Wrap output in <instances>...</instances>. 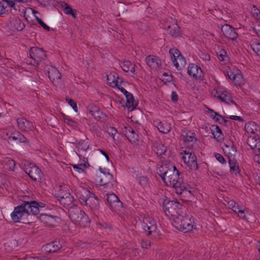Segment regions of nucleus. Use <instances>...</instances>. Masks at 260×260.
I'll list each match as a JSON object with an SVG mask.
<instances>
[{"label":"nucleus","instance_id":"f257e3e1","mask_svg":"<svg viewBox=\"0 0 260 260\" xmlns=\"http://www.w3.org/2000/svg\"><path fill=\"white\" fill-rule=\"evenodd\" d=\"M172 221L173 226L178 230L187 233L197 229L194 218L186 212H163Z\"/></svg>","mask_w":260,"mask_h":260},{"label":"nucleus","instance_id":"f03ea898","mask_svg":"<svg viewBox=\"0 0 260 260\" xmlns=\"http://www.w3.org/2000/svg\"><path fill=\"white\" fill-rule=\"evenodd\" d=\"M171 170H169V174L165 177L163 180L168 185L173 187L176 193L181 194L183 192L187 191L189 185L183 182V178L180 177L179 172L174 165H171Z\"/></svg>","mask_w":260,"mask_h":260},{"label":"nucleus","instance_id":"7ed1b4c3","mask_svg":"<svg viewBox=\"0 0 260 260\" xmlns=\"http://www.w3.org/2000/svg\"><path fill=\"white\" fill-rule=\"evenodd\" d=\"M30 57L36 63L38 68L41 69L46 63L43 61L46 57L45 52L41 48L38 47H31L29 50Z\"/></svg>","mask_w":260,"mask_h":260},{"label":"nucleus","instance_id":"20e7f679","mask_svg":"<svg viewBox=\"0 0 260 260\" xmlns=\"http://www.w3.org/2000/svg\"><path fill=\"white\" fill-rule=\"evenodd\" d=\"M45 204L35 201H24L23 203L15 208L14 211H37L44 208Z\"/></svg>","mask_w":260,"mask_h":260},{"label":"nucleus","instance_id":"39448f33","mask_svg":"<svg viewBox=\"0 0 260 260\" xmlns=\"http://www.w3.org/2000/svg\"><path fill=\"white\" fill-rule=\"evenodd\" d=\"M181 136L185 143V145L192 150H197L199 148L198 139L196 137V134L191 131L183 129L181 132Z\"/></svg>","mask_w":260,"mask_h":260},{"label":"nucleus","instance_id":"423d86ee","mask_svg":"<svg viewBox=\"0 0 260 260\" xmlns=\"http://www.w3.org/2000/svg\"><path fill=\"white\" fill-rule=\"evenodd\" d=\"M69 216L73 222L80 226L86 227L90 221L85 212H69Z\"/></svg>","mask_w":260,"mask_h":260},{"label":"nucleus","instance_id":"0eeeda50","mask_svg":"<svg viewBox=\"0 0 260 260\" xmlns=\"http://www.w3.org/2000/svg\"><path fill=\"white\" fill-rule=\"evenodd\" d=\"M39 212H12L11 217L14 222H20L29 223L32 219L31 217L37 215Z\"/></svg>","mask_w":260,"mask_h":260},{"label":"nucleus","instance_id":"6e6552de","mask_svg":"<svg viewBox=\"0 0 260 260\" xmlns=\"http://www.w3.org/2000/svg\"><path fill=\"white\" fill-rule=\"evenodd\" d=\"M57 193L59 202L64 205H69L72 202V198L70 196V192L69 187L66 185H61L58 187Z\"/></svg>","mask_w":260,"mask_h":260},{"label":"nucleus","instance_id":"1a4fd4ad","mask_svg":"<svg viewBox=\"0 0 260 260\" xmlns=\"http://www.w3.org/2000/svg\"><path fill=\"white\" fill-rule=\"evenodd\" d=\"M44 70L45 73L48 75L49 79L53 83H58L60 80L61 74L60 72L52 66L48 64L45 65L41 70Z\"/></svg>","mask_w":260,"mask_h":260},{"label":"nucleus","instance_id":"9d476101","mask_svg":"<svg viewBox=\"0 0 260 260\" xmlns=\"http://www.w3.org/2000/svg\"><path fill=\"white\" fill-rule=\"evenodd\" d=\"M185 155L183 156L182 159L184 162L187 165L190 169L197 170L198 169V165L197 161V156L194 154V152H189V150L187 152L186 150L184 151Z\"/></svg>","mask_w":260,"mask_h":260},{"label":"nucleus","instance_id":"9b49d317","mask_svg":"<svg viewBox=\"0 0 260 260\" xmlns=\"http://www.w3.org/2000/svg\"><path fill=\"white\" fill-rule=\"evenodd\" d=\"M25 172L32 180L35 181H40L43 176L41 169L35 165L25 168Z\"/></svg>","mask_w":260,"mask_h":260},{"label":"nucleus","instance_id":"f8f14e48","mask_svg":"<svg viewBox=\"0 0 260 260\" xmlns=\"http://www.w3.org/2000/svg\"><path fill=\"white\" fill-rule=\"evenodd\" d=\"M107 201L109 203L111 209L114 211L120 210L122 207V203L120 201L118 197L114 193L107 194Z\"/></svg>","mask_w":260,"mask_h":260},{"label":"nucleus","instance_id":"ddd939ff","mask_svg":"<svg viewBox=\"0 0 260 260\" xmlns=\"http://www.w3.org/2000/svg\"><path fill=\"white\" fill-rule=\"evenodd\" d=\"M216 93L217 95H215V96H217L221 101L227 104H229L231 103L237 105L236 102L233 100L232 96L230 92L224 91L222 88H218L216 90Z\"/></svg>","mask_w":260,"mask_h":260},{"label":"nucleus","instance_id":"4468645a","mask_svg":"<svg viewBox=\"0 0 260 260\" xmlns=\"http://www.w3.org/2000/svg\"><path fill=\"white\" fill-rule=\"evenodd\" d=\"M221 29L223 35L229 39L235 40L238 37L235 29L229 24H225L222 25Z\"/></svg>","mask_w":260,"mask_h":260},{"label":"nucleus","instance_id":"2eb2a0df","mask_svg":"<svg viewBox=\"0 0 260 260\" xmlns=\"http://www.w3.org/2000/svg\"><path fill=\"white\" fill-rule=\"evenodd\" d=\"M18 126L19 129L24 132H28L32 131L34 128V124L32 122L27 120L24 118H18L17 119Z\"/></svg>","mask_w":260,"mask_h":260},{"label":"nucleus","instance_id":"dca6fc26","mask_svg":"<svg viewBox=\"0 0 260 260\" xmlns=\"http://www.w3.org/2000/svg\"><path fill=\"white\" fill-rule=\"evenodd\" d=\"M99 170L100 171V174L99 175V178H100L99 185L106 186L108 185L112 179V176L106 170L104 171L101 168H99Z\"/></svg>","mask_w":260,"mask_h":260},{"label":"nucleus","instance_id":"f3484780","mask_svg":"<svg viewBox=\"0 0 260 260\" xmlns=\"http://www.w3.org/2000/svg\"><path fill=\"white\" fill-rule=\"evenodd\" d=\"M36 215L37 218L41 219L44 224L51 226H54L56 223V219L59 218L57 216L51 215L46 213L40 214L39 216Z\"/></svg>","mask_w":260,"mask_h":260},{"label":"nucleus","instance_id":"a211bd4d","mask_svg":"<svg viewBox=\"0 0 260 260\" xmlns=\"http://www.w3.org/2000/svg\"><path fill=\"white\" fill-rule=\"evenodd\" d=\"M247 144L254 151L260 150V138L259 135H250L247 139Z\"/></svg>","mask_w":260,"mask_h":260},{"label":"nucleus","instance_id":"6ab92c4d","mask_svg":"<svg viewBox=\"0 0 260 260\" xmlns=\"http://www.w3.org/2000/svg\"><path fill=\"white\" fill-rule=\"evenodd\" d=\"M91 196L93 197L94 196V194L91 193L88 189L85 188H82L77 193V197L78 198L80 202L85 205H87V202L90 201Z\"/></svg>","mask_w":260,"mask_h":260},{"label":"nucleus","instance_id":"aec40b11","mask_svg":"<svg viewBox=\"0 0 260 260\" xmlns=\"http://www.w3.org/2000/svg\"><path fill=\"white\" fill-rule=\"evenodd\" d=\"M188 74L196 79L203 77V72L200 67L195 64H190L188 68Z\"/></svg>","mask_w":260,"mask_h":260},{"label":"nucleus","instance_id":"412c9836","mask_svg":"<svg viewBox=\"0 0 260 260\" xmlns=\"http://www.w3.org/2000/svg\"><path fill=\"white\" fill-rule=\"evenodd\" d=\"M62 247V244L59 240H55L46 244L44 247V251L46 253H51L57 251Z\"/></svg>","mask_w":260,"mask_h":260},{"label":"nucleus","instance_id":"4be33fe9","mask_svg":"<svg viewBox=\"0 0 260 260\" xmlns=\"http://www.w3.org/2000/svg\"><path fill=\"white\" fill-rule=\"evenodd\" d=\"M146 62L147 65L151 69H157L161 65V61L158 57L154 55H148L146 58Z\"/></svg>","mask_w":260,"mask_h":260},{"label":"nucleus","instance_id":"5701e85b","mask_svg":"<svg viewBox=\"0 0 260 260\" xmlns=\"http://www.w3.org/2000/svg\"><path fill=\"white\" fill-rule=\"evenodd\" d=\"M182 205L177 201H169L167 203L164 202L163 209L164 211H172L177 209L182 210Z\"/></svg>","mask_w":260,"mask_h":260},{"label":"nucleus","instance_id":"b1692460","mask_svg":"<svg viewBox=\"0 0 260 260\" xmlns=\"http://www.w3.org/2000/svg\"><path fill=\"white\" fill-rule=\"evenodd\" d=\"M171 165H174L173 164H171L170 162H165L161 165L157 169V174L161 178L162 180H164L165 177L167 176V174H169V170H171L170 168Z\"/></svg>","mask_w":260,"mask_h":260},{"label":"nucleus","instance_id":"393cba45","mask_svg":"<svg viewBox=\"0 0 260 260\" xmlns=\"http://www.w3.org/2000/svg\"><path fill=\"white\" fill-rule=\"evenodd\" d=\"M167 31L174 38L181 36L182 35L181 29L176 23L169 25L167 27Z\"/></svg>","mask_w":260,"mask_h":260},{"label":"nucleus","instance_id":"a878e982","mask_svg":"<svg viewBox=\"0 0 260 260\" xmlns=\"http://www.w3.org/2000/svg\"><path fill=\"white\" fill-rule=\"evenodd\" d=\"M245 128L247 133L250 134V135H259L260 133L259 127L254 122L246 124Z\"/></svg>","mask_w":260,"mask_h":260},{"label":"nucleus","instance_id":"bb28decb","mask_svg":"<svg viewBox=\"0 0 260 260\" xmlns=\"http://www.w3.org/2000/svg\"><path fill=\"white\" fill-rule=\"evenodd\" d=\"M126 98V103L125 106L130 111L133 110L136 108L137 106V102H136L133 94L131 93H129L125 96Z\"/></svg>","mask_w":260,"mask_h":260},{"label":"nucleus","instance_id":"cd10ccee","mask_svg":"<svg viewBox=\"0 0 260 260\" xmlns=\"http://www.w3.org/2000/svg\"><path fill=\"white\" fill-rule=\"evenodd\" d=\"M211 131L214 138L216 139L217 141L220 142L223 140V134L219 126L213 125L211 127Z\"/></svg>","mask_w":260,"mask_h":260},{"label":"nucleus","instance_id":"c85d7f7f","mask_svg":"<svg viewBox=\"0 0 260 260\" xmlns=\"http://www.w3.org/2000/svg\"><path fill=\"white\" fill-rule=\"evenodd\" d=\"M169 53L170 54L171 60L174 66L177 69H179V62L177 60V58L181 54L180 52L177 49L172 48L170 49Z\"/></svg>","mask_w":260,"mask_h":260},{"label":"nucleus","instance_id":"c756f323","mask_svg":"<svg viewBox=\"0 0 260 260\" xmlns=\"http://www.w3.org/2000/svg\"><path fill=\"white\" fill-rule=\"evenodd\" d=\"M8 141L9 142L16 141V143H24L26 142V138L20 133L17 132L8 138Z\"/></svg>","mask_w":260,"mask_h":260},{"label":"nucleus","instance_id":"7c9ffc66","mask_svg":"<svg viewBox=\"0 0 260 260\" xmlns=\"http://www.w3.org/2000/svg\"><path fill=\"white\" fill-rule=\"evenodd\" d=\"M223 150L226 155L228 156L229 158L232 156V155H234L237 152V150L233 142H230L229 145L225 144L223 147Z\"/></svg>","mask_w":260,"mask_h":260},{"label":"nucleus","instance_id":"2f4dec72","mask_svg":"<svg viewBox=\"0 0 260 260\" xmlns=\"http://www.w3.org/2000/svg\"><path fill=\"white\" fill-rule=\"evenodd\" d=\"M229 163L231 173L234 174L235 175H237L238 174L240 175V170L237 161L234 159L232 160L231 158L229 157Z\"/></svg>","mask_w":260,"mask_h":260},{"label":"nucleus","instance_id":"473e14b6","mask_svg":"<svg viewBox=\"0 0 260 260\" xmlns=\"http://www.w3.org/2000/svg\"><path fill=\"white\" fill-rule=\"evenodd\" d=\"M59 4L65 14H70L73 16V17L76 18V14L68 4L64 2H60Z\"/></svg>","mask_w":260,"mask_h":260},{"label":"nucleus","instance_id":"72a5a7b5","mask_svg":"<svg viewBox=\"0 0 260 260\" xmlns=\"http://www.w3.org/2000/svg\"><path fill=\"white\" fill-rule=\"evenodd\" d=\"M143 226H154V228H157L156 222L151 216H145L143 220Z\"/></svg>","mask_w":260,"mask_h":260},{"label":"nucleus","instance_id":"f704fd0d","mask_svg":"<svg viewBox=\"0 0 260 260\" xmlns=\"http://www.w3.org/2000/svg\"><path fill=\"white\" fill-rule=\"evenodd\" d=\"M135 66L128 60L124 61L121 64V68L123 71L127 72L130 71L134 73L135 72Z\"/></svg>","mask_w":260,"mask_h":260},{"label":"nucleus","instance_id":"c9c22d12","mask_svg":"<svg viewBox=\"0 0 260 260\" xmlns=\"http://www.w3.org/2000/svg\"><path fill=\"white\" fill-rule=\"evenodd\" d=\"M167 147L162 144H157L153 149V151L158 156H161L163 154H165L167 152Z\"/></svg>","mask_w":260,"mask_h":260},{"label":"nucleus","instance_id":"e433bc0d","mask_svg":"<svg viewBox=\"0 0 260 260\" xmlns=\"http://www.w3.org/2000/svg\"><path fill=\"white\" fill-rule=\"evenodd\" d=\"M12 26L17 31H21L25 27V24L20 19H15L12 23Z\"/></svg>","mask_w":260,"mask_h":260},{"label":"nucleus","instance_id":"4c0bfd02","mask_svg":"<svg viewBox=\"0 0 260 260\" xmlns=\"http://www.w3.org/2000/svg\"><path fill=\"white\" fill-rule=\"evenodd\" d=\"M157 127L160 132L164 134H167L171 130V127L167 123H163L161 122L158 123Z\"/></svg>","mask_w":260,"mask_h":260},{"label":"nucleus","instance_id":"58836bf2","mask_svg":"<svg viewBox=\"0 0 260 260\" xmlns=\"http://www.w3.org/2000/svg\"><path fill=\"white\" fill-rule=\"evenodd\" d=\"M143 228L146 233V235L149 237H154L157 233V228L154 226H143Z\"/></svg>","mask_w":260,"mask_h":260},{"label":"nucleus","instance_id":"ea45409f","mask_svg":"<svg viewBox=\"0 0 260 260\" xmlns=\"http://www.w3.org/2000/svg\"><path fill=\"white\" fill-rule=\"evenodd\" d=\"M227 206L232 211H236L237 210H238V211H244V210L242 208H240L239 204L233 200L229 201L228 203Z\"/></svg>","mask_w":260,"mask_h":260},{"label":"nucleus","instance_id":"a19ab883","mask_svg":"<svg viewBox=\"0 0 260 260\" xmlns=\"http://www.w3.org/2000/svg\"><path fill=\"white\" fill-rule=\"evenodd\" d=\"M137 180L143 188L149 187V179L147 177L141 176L137 178Z\"/></svg>","mask_w":260,"mask_h":260},{"label":"nucleus","instance_id":"79ce46f5","mask_svg":"<svg viewBox=\"0 0 260 260\" xmlns=\"http://www.w3.org/2000/svg\"><path fill=\"white\" fill-rule=\"evenodd\" d=\"M127 138L131 143H136L139 140V136L137 134V131L133 129V132L128 135Z\"/></svg>","mask_w":260,"mask_h":260},{"label":"nucleus","instance_id":"37998d69","mask_svg":"<svg viewBox=\"0 0 260 260\" xmlns=\"http://www.w3.org/2000/svg\"><path fill=\"white\" fill-rule=\"evenodd\" d=\"M251 48L258 55H260V42L257 40L252 41L250 43Z\"/></svg>","mask_w":260,"mask_h":260},{"label":"nucleus","instance_id":"c03bdc74","mask_svg":"<svg viewBox=\"0 0 260 260\" xmlns=\"http://www.w3.org/2000/svg\"><path fill=\"white\" fill-rule=\"evenodd\" d=\"M5 168L7 170H13L15 166V162L14 160L10 158H6L5 160Z\"/></svg>","mask_w":260,"mask_h":260},{"label":"nucleus","instance_id":"a18cd8bd","mask_svg":"<svg viewBox=\"0 0 260 260\" xmlns=\"http://www.w3.org/2000/svg\"><path fill=\"white\" fill-rule=\"evenodd\" d=\"M9 13V9H8L7 5L3 1L0 2V16L3 17Z\"/></svg>","mask_w":260,"mask_h":260},{"label":"nucleus","instance_id":"49530a36","mask_svg":"<svg viewBox=\"0 0 260 260\" xmlns=\"http://www.w3.org/2000/svg\"><path fill=\"white\" fill-rule=\"evenodd\" d=\"M237 73L235 74V77L233 81L236 85H240L243 83V76L239 73L240 71L237 70Z\"/></svg>","mask_w":260,"mask_h":260},{"label":"nucleus","instance_id":"de8ad7c7","mask_svg":"<svg viewBox=\"0 0 260 260\" xmlns=\"http://www.w3.org/2000/svg\"><path fill=\"white\" fill-rule=\"evenodd\" d=\"M111 85L112 86H116L119 89L121 92H122L125 96L128 94L129 92H128L125 89L121 86V85H118V80L117 79L115 81H113L112 82H110Z\"/></svg>","mask_w":260,"mask_h":260},{"label":"nucleus","instance_id":"09e8293b","mask_svg":"<svg viewBox=\"0 0 260 260\" xmlns=\"http://www.w3.org/2000/svg\"><path fill=\"white\" fill-rule=\"evenodd\" d=\"M99 151L101 153L100 156L99 155V158L100 160L109 162V157L108 153L102 149H99Z\"/></svg>","mask_w":260,"mask_h":260},{"label":"nucleus","instance_id":"8fccbe9b","mask_svg":"<svg viewBox=\"0 0 260 260\" xmlns=\"http://www.w3.org/2000/svg\"><path fill=\"white\" fill-rule=\"evenodd\" d=\"M177 60L179 62V67L178 70H181L182 68L184 67L186 64L185 59L181 55V54H180L178 57H177Z\"/></svg>","mask_w":260,"mask_h":260},{"label":"nucleus","instance_id":"3c124183","mask_svg":"<svg viewBox=\"0 0 260 260\" xmlns=\"http://www.w3.org/2000/svg\"><path fill=\"white\" fill-rule=\"evenodd\" d=\"M215 120L216 122H218V123H219L220 124L223 123L224 124H226L227 123L229 122V121L228 120L225 119L224 117L222 116V115H221L220 114H219V113L218 114L217 116H216Z\"/></svg>","mask_w":260,"mask_h":260},{"label":"nucleus","instance_id":"603ef678","mask_svg":"<svg viewBox=\"0 0 260 260\" xmlns=\"http://www.w3.org/2000/svg\"><path fill=\"white\" fill-rule=\"evenodd\" d=\"M73 168L76 169L79 173H81L85 169L86 165L85 164H80L73 165Z\"/></svg>","mask_w":260,"mask_h":260},{"label":"nucleus","instance_id":"864d4df0","mask_svg":"<svg viewBox=\"0 0 260 260\" xmlns=\"http://www.w3.org/2000/svg\"><path fill=\"white\" fill-rule=\"evenodd\" d=\"M66 101L68 102L69 104L73 108L75 111H78V107L76 103L72 99H69V98H66Z\"/></svg>","mask_w":260,"mask_h":260},{"label":"nucleus","instance_id":"5fc2aeb1","mask_svg":"<svg viewBox=\"0 0 260 260\" xmlns=\"http://www.w3.org/2000/svg\"><path fill=\"white\" fill-rule=\"evenodd\" d=\"M133 128L129 125L124 126L122 129L123 134L126 137H127L128 135L131 133V132H133Z\"/></svg>","mask_w":260,"mask_h":260},{"label":"nucleus","instance_id":"6e6d98bb","mask_svg":"<svg viewBox=\"0 0 260 260\" xmlns=\"http://www.w3.org/2000/svg\"><path fill=\"white\" fill-rule=\"evenodd\" d=\"M251 14L257 19L260 20V9H258L255 7H254L253 10H252Z\"/></svg>","mask_w":260,"mask_h":260},{"label":"nucleus","instance_id":"4d7b16f0","mask_svg":"<svg viewBox=\"0 0 260 260\" xmlns=\"http://www.w3.org/2000/svg\"><path fill=\"white\" fill-rule=\"evenodd\" d=\"M77 147L78 149L85 151L88 146L84 141H80L77 144Z\"/></svg>","mask_w":260,"mask_h":260},{"label":"nucleus","instance_id":"13d9d810","mask_svg":"<svg viewBox=\"0 0 260 260\" xmlns=\"http://www.w3.org/2000/svg\"><path fill=\"white\" fill-rule=\"evenodd\" d=\"M218 58L220 61H224L226 57V52L224 49H221L218 53Z\"/></svg>","mask_w":260,"mask_h":260},{"label":"nucleus","instance_id":"bf43d9fd","mask_svg":"<svg viewBox=\"0 0 260 260\" xmlns=\"http://www.w3.org/2000/svg\"><path fill=\"white\" fill-rule=\"evenodd\" d=\"M106 133L110 136L114 137L115 135L117 133V131L115 128L110 126L108 129H106Z\"/></svg>","mask_w":260,"mask_h":260},{"label":"nucleus","instance_id":"052dcab7","mask_svg":"<svg viewBox=\"0 0 260 260\" xmlns=\"http://www.w3.org/2000/svg\"><path fill=\"white\" fill-rule=\"evenodd\" d=\"M172 78L171 76H169L167 73H164L161 77V80L165 82H170L172 80Z\"/></svg>","mask_w":260,"mask_h":260},{"label":"nucleus","instance_id":"680f3d73","mask_svg":"<svg viewBox=\"0 0 260 260\" xmlns=\"http://www.w3.org/2000/svg\"><path fill=\"white\" fill-rule=\"evenodd\" d=\"M96 107L94 106H90L89 107V111L90 115L96 118V113L97 112Z\"/></svg>","mask_w":260,"mask_h":260},{"label":"nucleus","instance_id":"e2e57ef3","mask_svg":"<svg viewBox=\"0 0 260 260\" xmlns=\"http://www.w3.org/2000/svg\"><path fill=\"white\" fill-rule=\"evenodd\" d=\"M3 1L5 3L6 5H7V8L9 7L10 8L15 9V2H14L13 0H3Z\"/></svg>","mask_w":260,"mask_h":260},{"label":"nucleus","instance_id":"0e129e2a","mask_svg":"<svg viewBox=\"0 0 260 260\" xmlns=\"http://www.w3.org/2000/svg\"><path fill=\"white\" fill-rule=\"evenodd\" d=\"M214 155L216 159L218 160L220 163L222 164H225L226 161L222 155L219 153H215Z\"/></svg>","mask_w":260,"mask_h":260},{"label":"nucleus","instance_id":"69168bd1","mask_svg":"<svg viewBox=\"0 0 260 260\" xmlns=\"http://www.w3.org/2000/svg\"><path fill=\"white\" fill-rule=\"evenodd\" d=\"M254 153L255 154L254 156L253 159L255 162L260 164V150L255 151Z\"/></svg>","mask_w":260,"mask_h":260},{"label":"nucleus","instance_id":"338daca9","mask_svg":"<svg viewBox=\"0 0 260 260\" xmlns=\"http://www.w3.org/2000/svg\"><path fill=\"white\" fill-rule=\"evenodd\" d=\"M37 22L40 24L45 30L49 31L50 27L47 25L40 18H37Z\"/></svg>","mask_w":260,"mask_h":260},{"label":"nucleus","instance_id":"774afa93","mask_svg":"<svg viewBox=\"0 0 260 260\" xmlns=\"http://www.w3.org/2000/svg\"><path fill=\"white\" fill-rule=\"evenodd\" d=\"M63 119L64 122L67 123L68 125L72 126L76 125V122L69 117H64Z\"/></svg>","mask_w":260,"mask_h":260}]
</instances>
